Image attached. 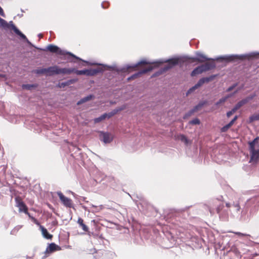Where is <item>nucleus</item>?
<instances>
[{"mask_svg": "<svg viewBox=\"0 0 259 259\" xmlns=\"http://www.w3.org/2000/svg\"><path fill=\"white\" fill-rule=\"evenodd\" d=\"M0 15L3 17H6V15L4 12L3 8L0 6Z\"/></svg>", "mask_w": 259, "mask_h": 259, "instance_id": "obj_45", "label": "nucleus"}, {"mask_svg": "<svg viewBox=\"0 0 259 259\" xmlns=\"http://www.w3.org/2000/svg\"><path fill=\"white\" fill-rule=\"evenodd\" d=\"M249 145V150L251 149V147H253V148H255V147H259V137H256L255 139H254L252 141L248 142Z\"/></svg>", "mask_w": 259, "mask_h": 259, "instance_id": "obj_29", "label": "nucleus"}, {"mask_svg": "<svg viewBox=\"0 0 259 259\" xmlns=\"http://www.w3.org/2000/svg\"><path fill=\"white\" fill-rule=\"evenodd\" d=\"M223 201V197L222 196H220L217 198H214L210 200L208 202V205H205V207L209 210L211 215L217 212L219 214L220 217H221V211L224 207Z\"/></svg>", "mask_w": 259, "mask_h": 259, "instance_id": "obj_5", "label": "nucleus"}, {"mask_svg": "<svg viewBox=\"0 0 259 259\" xmlns=\"http://www.w3.org/2000/svg\"><path fill=\"white\" fill-rule=\"evenodd\" d=\"M61 249V247L59 245L56 244L55 243H51L47 247L45 253H52L55 251L60 250Z\"/></svg>", "mask_w": 259, "mask_h": 259, "instance_id": "obj_21", "label": "nucleus"}, {"mask_svg": "<svg viewBox=\"0 0 259 259\" xmlns=\"http://www.w3.org/2000/svg\"><path fill=\"white\" fill-rule=\"evenodd\" d=\"M73 72L76 73V69L74 68H60L58 66V74L61 73L70 74Z\"/></svg>", "mask_w": 259, "mask_h": 259, "instance_id": "obj_24", "label": "nucleus"}, {"mask_svg": "<svg viewBox=\"0 0 259 259\" xmlns=\"http://www.w3.org/2000/svg\"><path fill=\"white\" fill-rule=\"evenodd\" d=\"M238 85V83H234L233 84H232V85H231L230 87H229L228 89H227L226 90V92H231V91H232L235 87H237V85Z\"/></svg>", "mask_w": 259, "mask_h": 259, "instance_id": "obj_42", "label": "nucleus"}, {"mask_svg": "<svg viewBox=\"0 0 259 259\" xmlns=\"http://www.w3.org/2000/svg\"><path fill=\"white\" fill-rule=\"evenodd\" d=\"M207 104V100L200 101L199 103L193 107V108L195 109L196 112L199 109H200L203 106Z\"/></svg>", "mask_w": 259, "mask_h": 259, "instance_id": "obj_32", "label": "nucleus"}, {"mask_svg": "<svg viewBox=\"0 0 259 259\" xmlns=\"http://www.w3.org/2000/svg\"><path fill=\"white\" fill-rule=\"evenodd\" d=\"M190 207V206H186L184 208H182L177 210L175 214L176 217V221L177 222L180 221V217L181 215L184 217V219H186V217L188 216V214L187 212H186V214H185V212Z\"/></svg>", "mask_w": 259, "mask_h": 259, "instance_id": "obj_15", "label": "nucleus"}, {"mask_svg": "<svg viewBox=\"0 0 259 259\" xmlns=\"http://www.w3.org/2000/svg\"><path fill=\"white\" fill-rule=\"evenodd\" d=\"M0 77L5 78L6 77V75L5 74L0 73Z\"/></svg>", "mask_w": 259, "mask_h": 259, "instance_id": "obj_50", "label": "nucleus"}, {"mask_svg": "<svg viewBox=\"0 0 259 259\" xmlns=\"http://www.w3.org/2000/svg\"><path fill=\"white\" fill-rule=\"evenodd\" d=\"M29 46L32 47H34L36 49H37V50H39L40 51H49L51 53H55L57 55H67L69 56L70 57H71L75 59L78 61H84V60H82L81 58L77 57V56L75 55L71 52H68V51H67L65 50H61L59 47H58L57 46H56L55 45H53V44H50L46 48H45L44 49L36 47L33 44H32V45H29Z\"/></svg>", "mask_w": 259, "mask_h": 259, "instance_id": "obj_4", "label": "nucleus"}, {"mask_svg": "<svg viewBox=\"0 0 259 259\" xmlns=\"http://www.w3.org/2000/svg\"><path fill=\"white\" fill-rule=\"evenodd\" d=\"M72 193V195L74 196V197H75V194L73 192Z\"/></svg>", "mask_w": 259, "mask_h": 259, "instance_id": "obj_58", "label": "nucleus"}, {"mask_svg": "<svg viewBox=\"0 0 259 259\" xmlns=\"http://www.w3.org/2000/svg\"><path fill=\"white\" fill-rule=\"evenodd\" d=\"M39 229L41 230L42 234L44 238L47 239H51L52 238V235L50 234L48 231L47 229L45 228L44 226L40 225Z\"/></svg>", "mask_w": 259, "mask_h": 259, "instance_id": "obj_28", "label": "nucleus"}, {"mask_svg": "<svg viewBox=\"0 0 259 259\" xmlns=\"http://www.w3.org/2000/svg\"><path fill=\"white\" fill-rule=\"evenodd\" d=\"M196 111L195 109L193 108L191 109H190L189 111H188L187 113H185L184 115L183 118L185 119L190 116H191L194 112H195Z\"/></svg>", "mask_w": 259, "mask_h": 259, "instance_id": "obj_39", "label": "nucleus"}, {"mask_svg": "<svg viewBox=\"0 0 259 259\" xmlns=\"http://www.w3.org/2000/svg\"><path fill=\"white\" fill-rule=\"evenodd\" d=\"M237 234L239 235H241L242 236H248V235H247V234H242L240 232H238V233H237Z\"/></svg>", "mask_w": 259, "mask_h": 259, "instance_id": "obj_51", "label": "nucleus"}, {"mask_svg": "<svg viewBox=\"0 0 259 259\" xmlns=\"http://www.w3.org/2000/svg\"><path fill=\"white\" fill-rule=\"evenodd\" d=\"M17 232H16V231L13 229L10 232V234L11 235H16V234H17Z\"/></svg>", "mask_w": 259, "mask_h": 259, "instance_id": "obj_47", "label": "nucleus"}, {"mask_svg": "<svg viewBox=\"0 0 259 259\" xmlns=\"http://www.w3.org/2000/svg\"><path fill=\"white\" fill-rule=\"evenodd\" d=\"M104 71V69L100 67L94 69H84L81 70L76 69V74L77 75H85L89 76H94L98 73H103Z\"/></svg>", "mask_w": 259, "mask_h": 259, "instance_id": "obj_8", "label": "nucleus"}, {"mask_svg": "<svg viewBox=\"0 0 259 259\" xmlns=\"http://www.w3.org/2000/svg\"><path fill=\"white\" fill-rule=\"evenodd\" d=\"M18 16H19V17H21L23 16V14H18Z\"/></svg>", "mask_w": 259, "mask_h": 259, "instance_id": "obj_56", "label": "nucleus"}, {"mask_svg": "<svg viewBox=\"0 0 259 259\" xmlns=\"http://www.w3.org/2000/svg\"><path fill=\"white\" fill-rule=\"evenodd\" d=\"M259 56V52H252L248 54L237 55L236 56H230L231 57H236L237 60H243L245 59L248 60L257 58Z\"/></svg>", "mask_w": 259, "mask_h": 259, "instance_id": "obj_9", "label": "nucleus"}, {"mask_svg": "<svg viewBox=\"0 0 259 259\" xmlns=\"http://www.w3.org/2000/svg\"><path fill=\"white\" fill-rule=\"evenodd\" d=\"M250 154L249 163L256 164L259 162V149H256L251 147V149L249 150Z\"/></svg>", "mask_w": 259, "mask_h": 259, "instance_id": "obj_10", "label": "nucleus"}, {"mask_svg": "<svg viewBox=\"0 0 259 259\" xmlns=\"http://www.w3.org/2000/svg\"><path fill=\"white\" fill-rule=\"evenodd\" d=\"M236 56V55H228L221 56L215 58H208L205 55L199 52L195 53V56L189 57L185 56L184 58L187 60H191L192 62L197 61L200 63L204 62L206 61H220L221 62H231L237 61L236 57H231L230 56Z\"/></svg>", "mask_w": 259, "mask_h": 259, "instance_id": "obj_2", "label": "nucleus"}, {"mask_svg": "<svg viewBox=\"0 0 259 259\" xmlns=\"http://www.w3.org/2000/svg\"><path fill=\"white\" fill-rule=\"evenodd\" d=\"M259 203V198L254 197L248 199L245 203L246 207H255Z\"/></svg>", "mask_w": 259, "mask_h": 259, "instance_id": "obj_17", "label": "nucleus"}, {"mask_svg": "<svg viewBox=\"0 0 259 259\" xmlns=\"http://www.w3.org/2000/svg\"><path fill=\"white\" fill-rule=\"evenodd\" d=\"M38 85L36 83L34 84H23L22 88L26 90H31L32 89H35L37 87Z\"/></svg>", "mask_w": 259, "mask_h": 259, "instance_id": "obj_33", "label": "nucleus"}, {"mask_svg": "<svg viewBox=\"0 0 259 259\" xmlns=\"http://www.w3.org/2000/svg\"><path fill=\"white\" fill-rule=\"evenodd\" d=\"M47 76H52L55 74H58V66L54 65L46 68Z\"/></svg>", "mask_w": 259, "mask_h": 259, "instance_id": "obj_19", "label": "nucleus"}, {"mask_svg": "<svg viewBox=\"0 0 259 259\" xmlns=\"http://www.w3.org/2000/svg\"><path fill=\"white\" fill-rule=\"evenodd\" d=\"M21 226H17L14 229L16 231V232H18V231L21 228Z\"/></svg>", "mask_w": 259, "mask_h": 259, "instance_id": "obj_46", "label": "nucleus"}, {"mask_svg": "<svg viewBox=\"0 0 259 259\" xmlns=\"http://www.w3.org/2000/svg\"><path fill=\"white\" fill-rule=\"evenodd\" d=\"M107 113H105L102 114L99 117L95 118L94 119V122L95 123L100 122V121H101L105 119L106 118H107Z\"/></svg>", "mask_w": 259, "mask_h": 259, "instance_id": "obj_37", "label": "nucleus"}, {"mask_svg": "<svg viewBox=\"0 0 259 259\" xmlns=\"http://www.w3.org/2000/svg\"><path fill=\"white\" fill-rule=\"evenodd\" d=\"M249 119L250 122H253L255 120H259V114H254L250 116Z\"/></svg>", "mask_w": 259, "mask_h": 259, "instance_id": "obj_40", "label": "nucleus"}, {"mask_svg": "<svg viewBox=\"0 0 259 259\" xmlns=\"http://www.w3.org/2000/svg\"><path fill=\"white\" fill-rule=\"evenodd\" d=\"M204 72L211 70L216 67V65L214 62L206 63L203 64H201Z\"/></svg>", "mask_w": 259, "mask_h": 259, "instance_id": "obj_25", "label": "nucleus"}, {"mask_svg": "<svg viewBox=\"0 0 259 259\" xmlns=\"http://www.w3.org/2000/svg\"><path fill=\"white\" fill-rule=\"evenodd\" d=\"M247 208L245 206L242 209L239 217V220L241 221H248L249 220L250 215L248 213Z\"/></svg>", "mask_w": 259, "mask_h": 259, "instance_id": "obj_20", "label": "nucleus"}, {"mask_svg": "<svg viewBox=\"0 0 259 259\" xmlns=\"http://www.w3.org/2000/svg\"><path fill=\"white\" fill-rule=\"evenodd\" d=\"M180 140L182 142H183L186 146H188L191 143L188 139L184 135H180Z\"/></svg>", "mask_w": 259, "mask_h": 259, "instance_id": "obj_36", "label": "nucleus"}, {"mask_svg": "<svg viewBox=\"0 0 259 259\" xmlns=\"http://www.w3.org/2000/svg\"><path fill=\"white\" fill-rule=\"evenodd\" d=\"M0 27L5 29L11 28L21 39L25 41L28 45L32 46V44L27 39L26 35L15 26L12 21L8 23L5 20L0 17Z\"/></svg>", "mask_w": 259, "mask_h": 259, "instance_id": "obj_6", "label": "nucleus"}, {"mask_svg": "<svg viewBox=\"0 0 259 259\" xmlns=\"http://www.w3.org/2000/svg\"><path fill=\"white\" fill-rule=\"evenodd\" d=\"M126 108V105L123 104L122 106L117 107L115 108L114 109L112 110L111 111L107 113V116L108 118H110L111 117L113 116L115 114H116L117 113H118L120 111H121Z\"/></svg>", "mask_w": 259, "mask_h": 259, "instance_id": "obj_18", "label": "nucleus"}, {"mask_svg": "<svg viewBox=\"0 0 259 259\" xmlns=\"http://www.w3.org/2000/svg\"><path fill=\"white\" fill-rule=\"evenodd\" d=\"M26 214H27L29 218L31 219H32V217H33L31 215V214H30V213L28 212V210H27V212H24Z\"/></svg>", "mask_w": 259, "mask_h": 259, "instance_id": "obj_48", "label": "nucleus"}, {"mask_svg": "<svg viewBox=\"0 0 259 259\" xmlns=\"http://www.w3.org/2000/svg\"><path fill=\"white\" fill-rule=\"evenodd\" d=\"M80 200H83V201H85L86 198L84 197H80Z\"/></svg>", "mask_w": 259, "mask_h": 259, "instance_id": "obj_52", "label": "nucleus"}, {"mask_svg": "<svg viewBox=\"0 0 259 259\" xmlns=\"http://www.w3.org/2000/svg\"><path fill=\"white\" fill-rule=\"evenodd\" d=\"M204 72L201 65L198 66L195 68L191 73V76H194L196 75L200 74Z\"/></svg>", "mask_w": 259, "mask_h": 259, "instance_id": "obj_30", "label": "nucleus"}, {"mask_svg": "<svg viewBox=\"0 0 259 259\" xmlns=\"http://www.w3.org/2000/svg\"><path fill=\"white\" fill-rule=\"evenodd\" d=\"M226 206L230 208V210L234 212L238 213L240 209V206L238 201L226 203Z\"/></svg>", "mask_w": 259, "mask_h": 259, "instance_id": "obj_16", "label": "nucleus"}, {"mask_svg": "<svg viewBox=\"0 0 259 259\" xmlns=\"http://www.w3.org/2000/svg\"><path fill=\"white\" fill-rule=\"evenodd\" d=\"M57 194L59 196L61 202L65 207L68 208H73L71 199L65 196L60 191L57 192Z\"/></svg>", "mask_w": 259, "mask_h": 259, "instance_id": "obj_11", "label": "nucleus"}, {"mask_svg": "<svg viewBox=\"0 0 259 259\" xmlns=\"http://www.w3.org/2000/svg\"><path fill=\"white\" fill-rule=\"evenodd\" d=\"M26 258H27V259H31V258H32V256H26Z\"/></svg>", "mask_w": 259, "mask_h": 259, "instance_id": "obj_55", "label": "nucleus"}, {"mask_svg": "<svg viewBox=\"0 0 259 259\" xmlns=\"http://www.w3.org/2000/svg\"><path fill=\"white\" fill-rule=\"evenodd\" d=\"M92 206H93V207H96V206H95L94 205H93Z\"/></svg>", "mask_w": 259, "mask_h": 259, "instance_id": "obj_62", "label": "nucleus"}, {"mask_svg": "<svg viewBox=\"0 0 259 259\" xmlns=\"http://www.w3.org/2000/svg\"><path fill=\"white\" fill-rule=\"evenodd\" d=\"M46 68H38L37 69L34 70L33 72L36 74H42L44 73H47Z\"/></svg>", "mask_w": 259, "mask_h": 259, "instance_id": "obj_38", "label": "nucleus"}, {"mask_svg": "<svg viewBox=\"0 0 259 259\" xmlns=\"http://www.w3.org/2000/svg\"><path fill=\"white\" fill-rule=\"evenodd\" d=\"M202 85V84L201 83L200 80H199L197 82L193 87L190 88L186 92V96H188L189 95L192 93L194 91H195L196 89H198Z\"/></svg>", "mask_w": 259, "mask_h": 259, "instance_id": "obj_26", "label": "nucleus"}, {"mask_svg": "<svg viewBox=\"0 0 259 259\" xmlns=\"http://www.w3.org/2000/svg\"><path fill=\"white\" fill-rule=\"evenodd\" d=\"M108 254L109 256H111L112 257L115 255V254L114 252H109Z\"/></svg>", "mask_w": 259, "mask_h": 259, "instance_id": "obj_49", "label": "nucleus"}, {"mask_svg": "<svg viewBox=\"0 0 259 259\" xmlns=\"http://www.w3.org/2000/svg\"><path fill=\"white\" fill-rule=\"evenodd\" d=\"M95 98V96L93 94H90L86 97H84L81 98L80 100L77 101V105H80L85 102H87L90 100L94 99Z\"/></svg>", "mask_w": 259, "mask_h": 259, "instance_id": "obj_27", "label": "nucleus"}, {"mask_svg": "<svg viewBox=\"0 0 259 259\" xmlns=\"http://www.w3.org/2000/svg\"><path fill=\"white\" fill-rule=\"evenodd\" d=\"M21 11L22 12H24V11L23 9H21Z\"/></svg>", "mask_w": 259, "mask_h": 259, "instance_id": "obj_60", "label": "nucleus"}, {"mask_svg": "<svg viewBox=\"0 0 259 259\" xmlns=\"http://www.w3.org/2000/svg\"><path fill=\"white\" fill-rule=\"evenodd\" d=\"M183 61L182 60V57H176L170 59H161L156 61L155 63L158 65H160L165 63L167 64L164 67L161 68L159 70L155 73V75H159L167 70L171 69L174 66L181 63Z\"/></svg>", "mask_w": 259, "mask_h": 259, "instance_id": "obj_3", "label": "nucleus"}, {"mask_svg": "<svg viewBox=\"0 0 259 259\" xmlns=\"http://www.w3.org/2000/svg\"><path fill=\"white\" fill-rule=\"evenodd\" d=\"M152 70H153V67L151 66H149L148 67H147L145 69H142V70H140L139 71L132 75L131 76L128 77L127 79L128 81L133 80L135 78H137L140 75L152 71Z\"/></svg>", "mask_w": 259, "mask_h": 259, "instance_id": "obj_14", "label": "nucleus"}, {"mask_svg": "<svg viewBox=\"0 0 259 259\" xmlns=\"http://www.w3.org/2000/svg\"><path fill=\"white\" fill-rule=\"evenodd\" d=\"M100 140L105 144L110 143L113 140L111 134L108 132L101 131L100 132Z\"/></svg>", "mask_w": 259, "mask_h": 259, "instance_id": "obj_13", "label": "nucleus"}, {"mask_svg": "<svg viewBox=\"0 0 259 259\" xmlns=\"http://www.w3.org/2000/svg\"><path fill=\"white\" fill-rule=\"evenodd\" d=\"M217 74H212L208 77H202L199 80L203 85L205 82H208L213 80L217 76Z\"/></svg>", "mask_w": 259, "mask_h": 259, "instance_id": "obj_31", "label": "nucleus"}, {"mask_svg": "<svg viewBox=\"0 0 259 259\" xmlns=\"http://www.w3.org/2000/svg\"><path fill=\"white\" fill-rule=\"evenodd\" d=\"M77 78H72L69 79L66 81L62 82H59L57 85L56 87L59 88H64L65 87L69 86L70 84H73L77 82Z\"/></svg>", "mask_w": 259, "mask_h": 259, "instance_id": "obj_22", "label": "nucleus"}, {"mask_svg": "<svg viewBox=\"0 0 259 259\" xmlns=\"http://www.w3.org/2000/svg\"><path fill=\"white\" fill-rule=\"evenodd\" d=\"M190 124L192 125H199L200 123V121L198 118H195L189 121Z\"/></svg>", "mask_w": 259, "mask_h": 259, "instance_id": "obj_41", "label": "nucleus"}, {"mask_svg": "<svg viewBox=\"0 0 259 259\" xmlns=\"http://www.w3.org/2000/svg\"><path fill=\"white\" fill-rule=\"evenodd\" d=\"M238 116L235 115L234 118L226 125L221 127L220 131L221 133H225L226 132L229 128L232 126L234 122L236 121V120L238 119Z\"/></svg>", "mask_w": 259, "mask_h": 259, "instance_id": "obj_23", "label": "nucleus"}, {"mask_svg": "<svg viewBox=\"0 0 259 259\" xmlns=\"http://www.w3.org/2000/svg\"><path fill=\"white\" fill-rule=\"evenodd\" d=\"M69 62H75V61H74L73 60H69Z\"/></svg>", "mask_w": 259, "mask_h": 259, "instance_id": "obj_59", "label": "nucleus"}, {"mask_svg": "<svg viewBox=\"0 0 259 259\" xmlns=\"http://www.w3.org/2000/svg\"><path fill=\"white\" fill-rule=\"evenodd\" d=\"M76 149H77V150H79V148L76 147Z\"/></svg>", "mask_w": 259, "mask_h": 259, "instance_id": "obj_61", "label": "nucleus"}, {"mask_svg": "<svg viewBox=\"0 0 259 259\" xmlns=\"http://www.w3.org/2000/svg\"><path fill=\"white\" fill-rule=\"evenodd\" d=\"M16 202V206L19 208V211L20 212H26L28 207L25 203L22 200L21 198L17 196L15 198Z\"/></svg>", "mask_w": 259, "mask_h": 259, "instance_id": "obj_12", "label": "nucleus"}, {"mask_svg": "<svg viewBox=\"0 0 259 259\" xmlns=\"http://www.w3.org/2000/svg\"><path fill=\"white\" fill-rule=\"evenodd\" d=\"M232 96V95H229L225 97H222V98L220 99L215 103V105L219 106V105L223 104L225 103L227 99L231 97Z\"/></svg>", "mask_w": 259, "mask_h": 259, "instance_id": "obj_35", "label": "nucleus"}, {"mask_svg": "<svg viewBox=\"0 0 259 259\" xmlns=\"http://www.w3.org/2000/svg\"><path fill=\"white\" fill-rule=\"evenodd\" d=\"M38 36L39 37V38H41L42 37V34L41 33H39L38 34Z\"/></svg>", "mask_w": 259, "mask_h": 259, "instance_id": "obj_53", "label": "nucleus"}, {"mask_svg": "<svg viewBox=\"0 0 259 259\" xmlns=\"http://www.w3.org/2000/svg\"><path fill=\"white\" fill-rule=\"evenodd\" d=\"M237 92H238V90L235 91L234 92V93H233V95H234V94H235L237 93Z\"/></svg>", "mask_w": 259, "mask_h": 259, "instance_id": "obj_57", "label": "nucleus"}, {"mask_svg": "<svg viewBox=\"0 0 259 259\" xmlns=\"http://www.w3.org/2000/svg\"><path fill=\"white\" fill-rule=\"evenodd\" d=\"M85 63H87L89 65L91 66H102L101 68H103L105 69V68H106L107 69L111 70L112 71H114L116 72L118 74L120 73H126L130 71L131 70H133L137 67L139 66L140 65L142 64H148L149 63L146 61V60H141L136 64H126L123 65L122 67H118L115 64H114L112 65H108L106 64H104L102 63H97V62H90L87 61H83Z\"/></svg>", "mask_w": 259, "mask_h": 259, "instance_id": "obj_1", "label": "nucleus"}, {"mask_svg": "<svg viewBox=\"0 0 259 259\" xmlns=\"http://www.w3.org/2000/svg\"><path fill=\"white\" fill-rule=\"evenodd\" d=\"M256 96V94L254 93L249 95L248 96L246 97L244 99L239 101L235 106L231 109V110L229 111L226 113V116L227 117H230L233 113H234L237 110H238L241 107L247 103L250 100H252Z\"/></svg>", "mask_w": 259, "mask_h": 259, "instance_id": "obj_7", "label": "nucleus"}, {"mask_svg": "<svg viewBox=\"0 0 259 259\" xmlns=\"http://www.w3.org/2000/svg\"><path fill=\"white\" fill-rule=\"evenodd\" d=\"M101 6L103 9H106L109 6V3L108 2H103Z\"/></svg>", "mask_w": 259, "mask_h": 259, "instance_id": "obj_44", "label": "nucleus"}, {"mask_svg": "<svg viewBox=\"0 0 259 259\" xmlns=\"http://www.w3.org/2000/svg\"><path fill=\"white\" fill-rule=\"evenodd\" d=\"M77 223L82 228L84 231L88 232L89 231L88 227L83 223V220L81 218H79L78 219Z\"/></svg>", "mask_w": 259, "mask_h": 259, "instance_id": "obj_34", "label": "nucleus"}, {"mask_svg": "<svg viewBox=\"0 0 259 259\" xmlns=\"http://www.w3.org/2000/svg\"><path fill=\"white\" fill-rule=\"evenodd\" d=\"M172 224H176V225H179V223H176V222H171Z\"/></svg>", "mask_w": 259, "mask_h": 259, "instance_id": "obj_54", "label": "nucleus"}, {"mask_svg": "<svg viewBox=\"0 0 259 259\" xmlns=\"http://www.w3.org/2000/svg\"><path fill=\"white\" fill-rule=\"evenodd\" d=\"M33 222L37 225V226H39L40 227V223L38 222V221L34 217H32V219H31Z\"/></svg>", "mask_w": 259, "mask_h": 259, "instance_id": "obj_43", "label": "nucleus"}]
</instances>
